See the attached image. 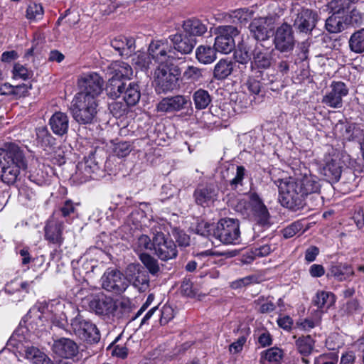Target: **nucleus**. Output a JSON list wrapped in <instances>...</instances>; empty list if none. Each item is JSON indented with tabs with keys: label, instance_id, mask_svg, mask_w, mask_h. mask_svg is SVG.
Wrapping results in <instances>:
<instances>
[{
	"label": "nucleus",
	"instance_id": "nucleus-1",
	"mask_svg": "<svg viewBox=\"0 0 364 364\" xmlns=\"http://www.w3.org/2000/svg\"><path fill=\"white\" fill-rule=\"evenodd\" d=\"M275 183L282 205L293 210L301 208L304 205L305 198L320 190L318 178L311 175L306 168L296 171L294 176L279 179Z\"/></svg>",
	"mask_w": 364,
	"mask_h": 364
},
{
	"label": "nucleus",
	"instance_id": "nucleus-2",
	"mask_svg": "<svg viewBox=\"0 0 364 364\" xmlns=\"http://www.w3.org/2000/svg\"><path fill=\"white\" fill-rule=\"evenodd\" d=\"M1 168V179L7 185L14 184L18 179L20 171L27 168L23 151L14 144H9L0 161Z\"/></svg>",
	"mask_w": 364,
	"mask_h": 364
},
{
	"label": "nucleus",
	"instance_id": "nucleus-3",
	"mask_svg": "<svg viewBox=\"0 0 364 364\" xmlns=\"http://www.w3.org/2000/svg\"><path fill=\"white\" fill-rule=\"evenodd\" d=\"M97 100L84 95H76L72 108L73 117L79 124H90L97 114Z\"/></svg>",
	"mask_w": 364,
	"mask_h": 364
},
{
	"label": "nucleus",
	"instance_id": "nucleus-4",
	"mask_svg": "<svg viewBox=\"0 0 364 364\" xmlns=\"http://www.w3.org/2000/svg\"><path fill=\"white\" fill-rule=\"evenodd\" d=\"M248 198V203L245 199L238 201L237 210L242 213L246 212L250 208L257 225L264 228H269L271 225L270 215L266 205L255 193H250Z\"/></svg>",
	"mask_w": 364,
	"mask_h": 364
},
{
	"label": "nucleus",
	"instance_id": "nucleus-5",
	"mask_svg": "<svg viewBox=\"0 0 364 364\" xmlns=\"http://www.w3.org/2000/svg\"><path fill=\"white\" fill-rule=\"evenodd\" d=\"M213 235L225 245H237L240 242V230L239 221L225 218L220 220Z\"/></svg>",
	"mask_w": 364,
	"mask_h": 364
},
{
	"label": "nucleus",
	"instance_id": "nucleus-6",
	"mask_svg": "<svg viewBox=\"0 0 364 364\" xmlns=\"http://www.w3.org/2000/svg\"><path fill=\"white\" fill-rule=\"evenodd\" d=\"M148 53L157 66L172 65L176 60L179 59L167 38L151 41Z\"/></svg>",
	"mask_w": 364,
	"mask_h": 364
},
{
	"label": "nucleus",
	"instance_id": "nucleus-7",
	"mask_svg": "<svg viewBox=\"0 0 364 364\" xmlns=\"http://www.w3.org/2000/svg\"><path fill=\"white\" fill-rule=\"evenodd\" d=\"M240 33L237 27L232 25L219 26L215 28L214 47L217 52L224 54L231 53L235 48V37Z\"/></svg>",
	"mask_w": 364,
	"mask_h": 364
},
{
	"label": "nucleus",
	"instance_id": "nucleus-8",
	"mask_svg": "<svg viewBox=\"0 0 364 364\" xmlns=\"http://www.w3.org/2000/svg\"><path fill=\"white\" fill-rule=\"evenodd\" d=\"M21 337L18 334H14L11 337V342H16L13 343L16 347L18 353L25 359L32 364H54L51 359L40 348L30 346L27 342L26 343H21Z\"/></svg>",
	"mask_w": 364,
	"mask_h": 364
},
{
	"label": "nucleus",
	"instance_id": "nucleus-9",
	"mask_svg": "<svg viewBox=\"0 0 364 364\" xmlns=\"http://www.w3.org/2000/svg\"><path fill=\"white\" fill-rule=\"evenodd\" d=\"M73 333L80 339L90 343H97L100 339V331L95 324L78 314L71 320Z\"/></svg>",
	"mask_w": 364,
	"mask_h": 364
},
{
	"label": "nucleus",
	"instance_id": "nucleus-10",
	"mask_svg": "<svg viewBox=\"0 0 364 364\" xmlns=\"http://www.w3.org/2000/svg\"><path fill=\"white\" fill-rule=\"evenodd\" d=\"M102 286L108 291L116 294L124 292L129 287V281L124 274L115 269H107L102 275Z\"/></svg>",
	"mask_w": 364,
	"mask_h": 364
},
{
	"label": "nucleus",
	"instance_id": "nucleus-11",
	"mask_svg": "<svg viewBox=\"0 0 364 364\" xmlns=\"http://www.w3.org/2000/svg\"><path fill=\"white\" fill-rule=\"evenodd\" d=\"M275 25V18L272 16L258 17L252 19L248 28L255 39L265 41L273 35Z\"/></svg>",
	"mask_w": 364,
	"mask_h": 364
},
{
	"label": "nucleus",
	"instance_id": "nucleus-12",
	"mask_svg": "<svg viewBox=\"0 0 364 364\" xmlns=\"http://www.w3.org/2000/svg\"><path fill=\"white\" fill-rule=\"evenodd\" d=\"M78 84L81 91L77 95H84L97 100L102 92L103 80L96 73L83 74L79 79Z\"/></svg>",
	"mask_w": 364,
	"mask_h": 364
},
{
	"label": "nucleus",
	"instance_id": "nucleus-13",
	"mask_svg": "<svg viewBox=\"0 0 364 364\" xmlns=\"http://www.w3.org/2000/svg\"><path fill=\"white\" fill-rule=\"evenodd\" d=\"M154 82L158 93H166L176 87L177 78L170 71L169 65L157 66L154 73Z\"/></svg>",
	"mask_w": 364,
	"mask_h": 364
},
{
	"label": "nucleus",
	"instance_id": "nucleus-14",
	"mask_svg": "<svg viewBox=\"0 0 364 364\" xmlns=\"http://www.w3.org/2000/svg\"><path fill=\"white\" fill-rule=\"evenodd\" d=\"M154 249L159 258L167 261L177 256L176 245L174 242L162 232H157L154 237Z\"/></svg>",
	"mask_w": 364,
	"mask_h": 364
},
{
	"label": "nucleus",
	"instance_id": "nucleus-15",
	"mask_svg": "<svg viewBox=\"0 0 364 364\" xmlns=\"http://www.w3.org/2000/svg\"><path fill=\"white\" fill-rule=\"evenodd\" d=\"M348 94L346 84L341 81H333L330 90L323 96L322 102L331 108H341L343 106V97Z\"/></svg>",
	"mask_w": 364,
	"mask_h": 364
},
{
	"label": "nucleus",
	"instance_id": "nucleus-16",
	"mask_svg": "<svg viewBox=\"0 0 364 364\" xmlns=\"http://www.w3.org/2000/svg\"><path fill=\"white\" fill-rule=\"evenodd\" d=\"M117 92L113 91V93L110 91L109 95L113 97H122L127 105L133 106L135 105L139 100L141 97V92L139 85L136 82H130L129 85L117 82Z\"/></svg>",
	"mask_w": 364,
	"mask_h": 364
},
{
	"label": "nucleus",
	"instance_id": "nucleus-17",
	"mask_svg": "<svg viewBox=\"0 0 364 364\" xmlns=\"http://www.w3.org/2000/svg\"><path fill=\"white\" fill-rule=\"evenodd\" d=\"M274 41L275 48L279 51L284 53L292 50L295 41L291 26L284 23L277 28Z\"/></svg>",
	"mask_w": 364,
	"mask_h": 364
},
{
	"label": "nucleus",
	"instance_id": "nucleus-18",
	"mask_svg": "<svg viewBox=\"0 0 364 364\" xmlns=\"http://www.w3.org/2000/svg\"><path fill=\"white\" fill-rule=\"evenodd\" d=\"M63 224L64 220L55 217L50 218L44 228L45 239L58 247L61 246L64 242V237H63Z\"/></svg>",
	"mask_w": 364,
	"mask_h": 364
},
{
	"label": "nucleus",
	"instance_id": "nucleus-19",
	"mask_svg": "<svg viewBox=\"0 0 364 364\" xmlns=\"http://www.w3.org/2000/svg\"><path fill=\"white\" fill-rule=\"evenodd\" d=\"M191 101L187 96L175 95L163 98L157 105L158 112L172 113L179 112L191 105Z\"/></svg>",
	"mask_w": 364,
	"mask_h": 364
},
{
	"label": "nucleus",
	"instance_id": "nucleus-20",
	"mask_svg": "<svg viewBox=\"0 0 364 364\" xmlns=\"http://www.w3.org/2000/svg\"><path fill=\"white\" fill-rule=\"evenodd\" d=\"M272 50L264 47L262 44H257L252 50L251 69H267L272 65Z\"/></svg>",
	"mask_w": 364,
	"mask_h": 364
},
{
	"label": "nucleus",
	"instance_id": "nucleus-21",
	"mask_svg": "<svg viewBox=\"0 0 364 364\" xmlns=\"http://www.w3.org/2000/svg\"><path fill=\"white\" fill-rule=\"evenodd\" d=\"M297 11L298 14L294 22L295 28L306 33L312 31L318 21L317 14L304 8L297 9Z\"/></svg>",
	"mask_w": 364,
	"mask_h": 364
},
{
	"label": "nucleus",
	"instance_id": "nucleus-22",
	"mask_svg": "<svg viewBox=\"0 0 364 364\" xmlns=\"http://www.w3.org/2000/svg\"><path fill=\"white\" fill-rule=\"evenodd\" d=\"M53 351L64 358H73L79 353L78 346L70 338H62L53 342Z\"/></svg>",
	"mask_w": 364,
	"mask_h": 364
},
{
	"label": "nucleus",
	"instance_id": "nucleus-23",
	"mask_svg": "<svg viewBox=\"0 0 364 364\" xmlns=\"http://www.w3.org/2000/svg\"><path fill=\"white\" fill-rule=\"evenodd\" d=\"M99 170L98 164L93 157H88L77 165L75 177L80 183H85L93 178V175Z\"/></svg>",
	"mask_w": 364,
	"mask_h": 364
},
{
	"label": "nucleus",
	"instance_id": "nucleus-24",
	"mask_svg": "<svg viewBox=\"0 0 364 364\" xmlns=\"http://www.w3.org/2000/svg\"><path fill=\"white\" fill-rule=\"evenodd\" d=\"M167 39L171 43L172 49L176 52L177 56L178 53L181 54L190 53L195 45V41L193 38L181 33L171 35Z\"/></svg>",
	"mask_w": 364,
	"mask_h": 364
},
{
	"label": "nucleus",
	"instance_id": "nucleus-25",
	"mask_svg": "<svg viewBox=\"0 0 364 364\" xmlns=\"http://www.w3.org/2000/svg\"><path fill=\"white\" fill-rule=\"evenodd\" d=\"M341 166L338 157L328 156L325 159V164L321 169V173L323 175L329 182H336L341 175Z\"/></svg>",
	"mask_w": 364,
	"mask_h": 364
},
{
	"label": "nucleus",
	"instance_id": "nucleus-26",
	"mask_svg": "<svg viewBox=\"0 0 364 364\" xmlns=\"http://www.w3.org/2000/svg\"><path fill=\"white\" fill-rule=\"evenodd\" d=\"M218 189L213 184L200 186L194 191V198L197 204L200 205H208L213 202L217 196Z\"/></svg>",
	"mask_w": 364,
	"mask_h": 364
},
{
	"label": "nucleus",
	"instance_id": "nucleus-27",
	"mask_svg": "<svg viewBox=\"0 0 364 364\" xmlns=\"http://www.w3.org/2000/svg\"><path fill=\"white\" fill-rule=\"evenodd\" d=\"M130 281L132 284L140 291H145L149 284L148 274L143 270H141L139 265L131 264L128 267Z\"/></svg>",
	"mask_w": 364,
	"mask_h": 364
},
{
	"label": "nucleus",
	"instance_id": "nucleus-28",
	"mask_svg": "<svg viewBox=\"0 0 364 364\" xmlns=\"http://www.w3.org/2000/svg\"><path fill=\"white\" fill-rule=\"evenodd\" d=\"M110 68L113 74L112 78L109 80L111 85H113L114 82H115L114 85H117V82H120L119 79L129 78L133 73L131 66L122 61L113 62L111 64Z\"/></svg>",
	"mask_w": 364,
	"mask_h": 364
},
{
	"label": "nucleus",
	"instance_id": "nucleus-29",
	"mask_svg": "<svg viewBox=\"0 0 364 364\" xmlns=\"http://www.w3.org/2000/svg\"><path fill=\"white\" fill-rule=\"evenodd\" d=\"M111 46L122 56H129L135 49V40L133 38L119 36L111 41Z\"/></svg>",
	"mask_w": 364,
	"mask_h": 364
},
{
	"label": "nucleus",
	"instance_id": "nucleus-30",
	"mask_svg": "<svg viewBox=\"0 0 364 364\" xmlns=\"http://www.w3.org/2000/svg\"><path fill=\"white\" fill-rule=\"evenodd\" d=\"M49 125L54 134L63 136L68 129V118L65 113L57 112L50 117Z\"/></svg>",
	"mask_w": 364,
	"mask_h": 364
},
{
	"label": "nucleus",
	"instance_id": "nucleus-31",
	"mask_svg": "<svg viewBox=\"0 0 364 364\" xmlns=\"http://www.w3.org/2000/svg\"><path fill=\"white\" fill-rule=\"evenodd\" d=\"M94 307L98 314L113 315L117 309V304L112 298L102 296L94 301Z\"/></svg>",
	"mask_w": 364,
	"mask_h": 364
},
{
	"label": "nucleus",
	"instance_id": "nucleus-32",
	"mask_svg": "<svg viewBox=\"0 0 364 364\" xmlns=\"http://www.w3.org/2000/svg\"><path fill=\"white\" fill-rule=\"evenodd\" d=\"M353 274L354 272L351 266L347 264H338L331 267L328 277H333L338 281H344Z\"/></svg>",
	"mask_w": 364,
	"mask_h": 364
},
{
	"label": "nucleus",
	"instance_id": "nucleus-33",
	"mask_svg": "<svg viewBox=\"0 0 364 364\" xmlns=\"http://www.w3.org/2000/svg\"><path fill=\"white\" fill-rule=\"evenodd\" d=\"M296 348L302 358L310 355L315 347V341L311 336H302L299 337L295 341Z\"/></svg>",
	"mask_w": 364,
	"mask_h": 364
},
{
	"label": "nucleus",
	"instance_id": "nucleus-34",
	"mask_svg": "<svg viewBox=\"0 0 364 364\" xmlns=\"http://www.w3.org/2000/svg\"><path fill=\"white\" fill-rule=\"evenodd\" d=\"M215 47L208 45H200L196 50L197 60L203 64H210L217 58Z\"/></svg>",
	"mask_w": 364,
	"mask_h": 364
},
{
	"label": "nucleus",
	"instance_id": "nucleus-35",
	"mask_svg": "<svg viewBox=\"0 0 364 364\" xmlns=\"http://www.w3.org/2000/svg\"><path fill=\"white\" fill-rule=\"evenodd\" d=\"M327 31L332 33H339L343 31L347 26L346 18L341 16L339 14L334 13L326 21Z\"/></svg>",
	"mask_w": 364,
	"mask_h": 364
},
{
	"label": "nucleus",
	"instance_id": "nucleus-36",
	"mask_svg": "<svg viewBox=\"0 0 364 364\" xmlns=\"http://www.w3.org/2000/svg\"><path fill=\"white\" fill-rule=\"evenodd\" d=\"M233 70V63L230 60L220 59L215 65L213 77L217 80H224Z\"/></svg>",
	"mask_w": 364,
	"mask_h": 364
},
{
	"label": "nucleus",
	"instance_id": "nucleus-37",
	"mask_svg": "<svg viewBox=\"0 0 364 364\" xmlns=\"http://www.w3.org/2000/svg\"><path fill=\"white\" fill-rule=\"evenodd\" d=\"M312 301L319 309H328L335 303V296L330 291H318Z\"/></svg>",
	"mask_w": 364,
	"mask_h": 364
},
{
	"label": "nucleus",
	"instance_id": "nucleus-38",
	"mask_svg": "<svg viewBox=\"0 0 364 364\" xmlns=\"http://www.w3.org/2000/svg\"><path fill=\"white\" fill-rule=\"evenodd\" d=\"M183 30L192 36H201L207 31L206 26L198 19H188L183 24Z\"/></svg>",
	"mask_w": 364,
	"mask_h": 364
},
{
	"label": "nucleus",
	"instance_id": "nucleus-39",
	"mask_svg": "<svg viewBox=\"0 0 364 364\" xmlns=\"http://www.w3.org/2000/svg\"><path fill=\"white\" fill-rule=\"evenodd\" d=\"M283 356L282 350L278 348H271L261 353L260 364H278Z\"/></svg>",
	"mask_w": 364,
	"mask_h": 364
},
{
	"label": "nucleus",
	"instance_id": "nucleus-40",
	"mask_svg": "<svg viewBox=\"0 0 364 364\" xmlns=\"http://www.w3.org/2000/svg\"><path fill=\"white\" fill-rule=\"evenodd\" d=\"M193 100L196 109L201 110L208 107L212 99L209 92L203 89H198L193 94Z\"/></svg>",
	"mask_w": 364,
	"mask_h": 364
},
{
	"label": "nucleus",
	"instance_id": "nucleus-41",
	"mask_svg": "<svg viewBox=\"0 0 364 364\" xmlns=\"http://www.w3.org/2000/svg\"><path fill=\"white\" fill-rule=\"evenodd\" d=\"M349 46L352 51L358 53L364 51V28L354 32L349 39Z\"/></svg>",
	"mask_w": 364,
	"mask_h": 364
},
{
	"label": "nucleus",
	"instance_id": "nucleus-42",
	"mask_svg": "<svg viewBox=\"0 0 364 364\" xmlns=\"http://www.w3.org/2000/svg\"><path fill=\"white\" fill-rule=\"evenodd\" d=\"M154 247V241L151 242V239L146 235H141L137 237L136 241L132 245V248L139 256L141 254H145L144 252L148 250H152Z\"/></svg>",
	"mask_w": 364,
	"mask_h": 364
},
{
	"label": "nucleus",
	"instance_id": "nucleus-43",
	"mask_svg": "<svg viewBox=\"0 0 364 364\" xmlns=\"http://www.w3.org/2000/svg\"><path fill=\"white\" fill-rule=\"evenodd\" d=\"M112 153L119 158H123L128 156L132 150V146L129 141H112Z\"/></svg>",
	"mask_w": 364,
	"mask_h": 364
},
{
	"label": "nucleus",
	"instance_id": "nucleus-44",
	"mask_svg": "<svg viewBox=\"0 0 364 364\" xmlns=\"http://www.w3.org/2000/svg\"><path fill=\"white\" fill-rule=\"evenodd\" d=\"M132 63L141 70H147L150 68L152 60L149 53L138 51L132 56Z\"/></svg>",
	"mask_w": 364,
	"mask_h": 364
},
{
	"label": "nucleus",
	"instance_id": "nucleus-45",
	"mask_svg": "<svg viewBox=\"0 0 364 364\" xmlns=\"http://www.w3.org/2000/svg\"><path fill=\"white\" fill-rule=\"evenodd\" d=\"M33 283V281L22 282L18 279H16L6 284L5 291L9 294H13L21 290L28 292V289Z\"/></svg>",
	"mask_w": 364,
	"mask_h": 364
},
{
	"label": "nucleus",
	"instance_id": "nucleus-46",
	"mask_svg": "<svg viewBox=\"0 0 364 364\" xmlns=\"http://www.w3.org/2000/svg\"><path fill=\"white\" fill-rule=\"evenodd\" d=\"M345 18L347 25L357 26L360 24L364 20V9H362L361 6L357 5Z\"/></svg>",
	"mask_w": 364,
	"mask_h": 364
},
{
	"label": "nucleus",
	"instance_id": "nucleus-47",
	"mask_svg": "<svg viewBox=\"0 0 364 364\" xmlns=\"http://www.w3.org/2000/svg\"><path fill=\"white\" fill-rule=\"evenodd\" d=\"M357 1L358 0H332L329 3V8L333 12L341 14Z\"/></svg>",
	"mask_w": 364,
	"mask_h": 364
},
{
	"label": "nucleus",
	"instance_id": "nucleus-48",
	"mask_svg": "<svg viewBox=\"0 0 364 364\" xmlns=\"http://www.w3.org/2000/svg\"><path fill=\"white\" fill-rule=\"evenodd\" d=\"M43 12L41 4L31 2L26 9V18L32 21L39 20L42 18Z\"/></svg>",
	"mask_w": 364,
	"mask_h": 364
},
{
	"label": "nucleus",
	"instance_id": "nucleus-49",
	"mask_svg": "<svg viewBox=\"0 0 364 364\" xmlns=\"http://www.w3.org/2000/svg\"><path fill=\"white\" fill-rule=\"evenodd\" d=\"M139 259L151 274H156L160 269L156 259L148 254H141Z\"/></svg>",
	"mask_w": 364,
	"mask_h": 364
},
{
	"label": "nucleus",
	"instance_id": "nucleus-50",
	"mask_svg": "<svg viewBox=\"0 0 364 364\" xmlns=\"http://www.w3.org/2000/svg\"><path fill=\"white\" fill-rule=\"evenodd\" d=\"M13 78L21 79L23 80L31 78L33 75L31 70H28L25 66L21 64L16 63L13 68Z\"/></svg>",
	"mask_w": 364,
	"mask_h": 364
},
{
	"label": "nucleus",
	"instance_id": "nucleus-51",
	"mask_svg": "<svg viewBox=\"0 0 364 364\" xmlns=\"http://www.w3.org/2000/svg\"><path fill=\"white\" fill-rule=\"evenodd\" d=\"M202 75L203 70L193 65L188 66L183 73L184 79L193 82L199 80Z\"/></svg>",
	"mask_w": 364,
	"mask_h": 364
},
{
	"label": "nucleus",
	"instance_id": "nucleus-52",
	"mask_svg": "<svg viewBox=\"0 0 364 364\" xmlns=\"http://www.w3.org/2000/svg\"><path fill=\"white\" fill-rule=\"evenodd\" d=\"M36 135L38 140L41 143L42 146L52 144L55 140L44 127L36 129Z\"/></svg>",
	"mask_w": 364,
	"mask_h": 364
},
{
	"label": "nucleus",
	"instance_id": "nucleus-53",
	"mask_svg": "<svg viewBox=\"0 0 364 364\" xmlns=\"http://www.w3.org/2000/svg\"><path fill=\"white\" fill-rule=\"evenodd\" d=\"M253 15V11L247 8L239 9L232 11L231 17L240 23H245Z\"/></svg>",
	"mask_w": 364,
	"mask_h": 364
},
{
	"label": "nucleus",
	"instance_id": "nucleus-54",
	"mask_svg": "<svg viewBox=\"0 0 364 364\" xmlns=\"http://www.w3.org/2000/svg\"><path fill=\"white\" fill-rule=\"evenodd\" d=\"M303 225L300 222H294L282 230L283 236L287 239L291 238L301 231Z\"/></svg>",
	"mask_w": 364,
	"mask_h": 364
},
{
	"label": "nucleus",
	"instance_id": "nucleus-55",
	"mask_svg": "<svg viewBox=\"0 0 364 364\" xmlns=\"http://www.w3.org/2000/svg\"><path fill=\"white\" fill-rule=\"evenodd\" d=\"M174 316L173 309L169 305H164L161 309L160 323L161 325L166 324Z\"/></svg>",
	"mask_w": 364,
	"mask_h": 364
},
{
	"label": "nucleus",
	"instance_id": "nucleus-56",
	"mask_svg": "<svg viewBox=\"0 0 364 364\" xmlns=\"http://www.w3.org/2000/svg\"><path fill=\"white\" fill-rule=\"evenodd\" d=\"M235 59L241 64H246L252 60L248 50L245 48L239 47L234 53Z\"/></svg>",
	"mask_w": 364,
	"mask_h": 364
},
{
	"label": "nucleus",
	"instance_id": "nucleus-57",
	"mask_svg": "<svg viewBox=\"0 0 364 364\" xmlns=\"http://www.w3.org/2000/svg\"><path fill=\"white\" fill-rule=\"evenodd\" d=\"M245 168L243 166H237L234 177L229 181L230 185L232 186V188H235L238 185L242 184L245 176Z\"/></svg>",
	"mask_w": 364,
	"mask_h": 364
},
{
	"label": "nucleus",
	"instance_id": "nucleus-58",
	"mask_svg": "<svg viewBox=\"0 0 364 364\" xmlns=\"http://www.w3.org/2000/svg\"><path fill=\"white\" fill-rule=\"evenodd\" d=\"M115 342L116 341L109 347L111 350L112 355L120 358H126L127 355V348L124 346L116 345Z\"/></svg>",
	"mask_w": 364,
	"mask_h": 364
},
{
	"label": "nucleus",
	"instance_id": "nucleus-59",
	"mask_svg": "<svg viewBox=\"0 0 364 364\" xmlns=\"http://www.w3.org/2000/svg\"><path fill=\"white\" fill-rule=\"evenodd\" d=\"M337 358L333 353L322 354L315 358L314 364H336Z\"/></svg>",
	"mask_w": 364,
	"mask_h": 364
},
{
	"label": "nucleus",
	"instance_id": "nucleus-60",
	"mask_svg": "<svg viewBox=\"0 0 364 364\" xmlns=\"http://www.w3.org/2000/svg\"><path fill=\"white\" fill-rule=\"evenodd\" d=\"M109 109L114 116L120 117L125 113L127 107L119 102H113L109 105Z\"/></svg>",
	"mask_w": 364,
	"mask_h": 364
},
{
	"label": "nucleus",
	"instance_id": "nucleus-61",
	"mask_svg": "<svg viewBox=\"0 0 364 364\" xmlns=\"http://www.w3.org/2000/svg\"><path fill=\"white\" fill-rule=\"evenodd\" d=\"M246 342V338L244 336L240 337L235 342L232 343L230 347L229 350L230 353H237L242 350L243 346Z\"/></svg>",
	"mask_w": 364,
	"mask_h": 364
},
{
	"label": "nucleus",
	"instance_id": "nucleus-62",
	"mask_svg": "<svg viewBox=\"0 0 364 364\" xmlns=\"http://www.w3.org/2000/svg\"><path fill=\"white\" fill-rule=\"evenodd\" d=\"M31 89V85L28 84H21L16 86H14V95L21 97L26 95L28 90Z\"/></svg>",
	"mask_w": 364,
	"mask_h": 364
},
{
	"label": "nucleus",
	"instance_id": "nucleus-63",
	"mask_svg": "<svg viewBox=\"0 0 364 364\" xmlns=\"http://www.w3.org/2000/svg\"><path fill=\"white\" fill-rule=\"evenodd\" d=\"M309 274L312 277H321L325 274V269L321 264H314L309 267Z\"/></svg>",
	"mask_w": 364,
	"mask_h": 364
},
{
	"label": "nucleus",
	"instance_id": "nucleus-64",
	"mask_svg": "<svg viewBox=\"0 0 364 364\" xmlns=\"http://www.w3.org/2000/svg\"><path fill=\"white\" fill-rule=\"evenodd\" d=\"M247 87L248 90L254 95H257L259 93L261 90V84L260 82L256 80L255 79H250L247 82Z\"/></svg>",
	"mask_w": 364,
	"mask_h": 364
}]
</instances>
